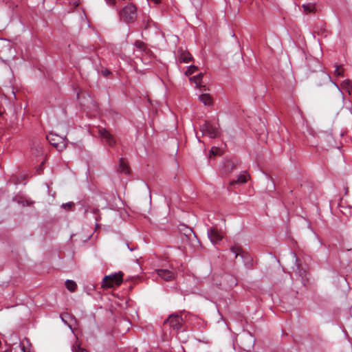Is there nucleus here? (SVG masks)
I'll return each instance as SVG.
<instances>
[{"label": "nucleus", "mask_w": 352, "mask_h": 352, "mask_svg": "<svg viewBox=\"0 0 352 352\" xmlns=\"http://www.w3.org/2000/svg\"><path fill=\"white\" fill-rule=\"evenodd\" d=\"M230 250L234 254V258H237V256L241 254V249L238 246H232L230 247Z\"/></svg>", "instance_id": "obj_17"}, {"label": "nucleus", "mask_w": 352, "mask_h": 352, "mask_svg": "<svg viewBox=\"0 0 352 352\" xmlns=\"http://www.w3.org/2000/svg\"><path fill=\"white\" fill-rule=\"evenodd\" d=\"M65 285L67 289L70 292H74L77 287L76 283L72 280H67Z\"/></svg>", "instance_id": "obj_14"}, {"label": "nucleus", "mask_w": 352, "mask_h": 352, "mask_svg": "<svg viewBox=\"0 0 352 352\" xmlns=\"http://www.w3.org/2000/svg\"><path fill=\"white\" fill-rule=\"evenodd\" d=\"M294 258H295L296 261H297V258H296V254H294Z\"/></svg>", "instance_id": "obj_28"}, {"label": "nucleus", "mask_w": 352, "mask_h": 352, "mask_svg": "<svg viewBox=\"0 0 352 352\" xmlns=\"http://www.w3.org/2000/svg\"><path fill=\"white\" fill-rule=\"evenodd\" d=\"M192 59V56L188 51L181 49L177 52V60L180 63H188Z\"/></svg>", "instance_id": "obj_7"}, {"label": "nucleus", "mask_w": 352, "mask_h": 352, "mask_svg": "<svg viewBox=\"0 0 352 352\" xmlns=\"http://www.w3.org/2000/svg\"><path fill=\"white\" fill-rule=\"evenodd\" d=\"M303 10L305 12L310 13L315 10V5L313 3H306L302 5Z\"/></svg>", "instance_id": "obj_15"}, {"label": "nucleus", "mask_w": 352, "mask_h": 352, "mask_svg": "<svg viewBox=\"0 0 352 352\" xmlns=\"http://www.w3.org/2000/svg\"><path fill=\"white\" fill-rule=\"evenodd\" d=\"M107 3L110 6H113L116 3L115 0H105Z\"/></svg>", "instance_id": "obj_23"}, {"label": "nucleus", "mask_w": 352, "mask_h": 352, "mask_svg": "<svg viewBox=\"0 0 352 352\" xmlns=\"http://www.w3.org/2000/svg\"><path fill=\"white\" fill-rule=\"evenodd\" d=\"M107 73H109V71L105 72L104 75H107Z\"/></svg>", "instance_id": "obj_29"}, {"label": "nucleus", "mask_w": 352, "mask_h": 352, "mask_svg": "<svg viewBox=\"0 0 352 352\" xmlns=\"http://www.w3.org/2000/svg\"><path fill=\"white\" fill-rule=\"evenodd\" d=\"M107 73H109V71L105 72L104 75H107Z\"/></svg>", "instance_id": "obj_30"}, {"label": "nucleus", "mask_w": 352, "mask_h": 352, "mask_svg": "<svg viewBox=\"0 0 352 352\" xmlns=\"http://www.w3.org/2000/svg\"><path fill=\"white\" fill-rule=\"evenodd\" d=\"M200 130L204 135L208 136L210 138H215L219 133V127L210 122H206L202 124Z\"/></svg>", "instance_id": "obj_4"}, {"label": "nucleus", "mask_w": 352, "mask_h": 352, "mask_svg": "<svg viewBox=\"0 0 352 352\" xmlns=\"http://www.w3.org/2000/svg\"><path fill=\"white\" fill-rule=\"evenodd\" d=\"M192 230L181 223L177 226V248L186 252L187 249H191V240L195 238Z\"/></svg>", "instance_id": "obj_1"}, {"label": "nucleus", "mask_w": 352, "mask_h": 352, "mask_svg": "<svg viewBox=\"0 0 352 352\" xmlns=\"http://www.w3.org/2000/svg\"><path fill=\"white\" fill-rule=\"evenodd\" d=\"M107 73H109V71L105 72L104 75H107Z\"/></svg>", "instance_id": "obj_31"}, {"label": "nucleus", "mask_w": 352, "mask_h": 352, "mask_svg": "<svg viewBox=\"0 0 352 352\" xmlns=\"http://www.w3.org/2000/svg\"><path fill=\"white\" fill-rule=\"evenodd\" d=\"M164 326L165 328H172L173 331H175L176 329V314L170 315L168 318L164 322Z\"/></svg>", "instance_id": "obj_8"}, {"label": "nucleus", "mask_w": 352, "mask_h": 352, "mask_svg": "<svg viewBox=\"0 0 352 352\" xmlns=\"http://www.w3.org/2000/svg\"><path fill=\"white\" fill-rule=\"evenodd\" d=\"M180 318H181V320H183V316L182 315L180 316Z\"/></svg>", "instance_id": "obj_32"}, {"label": "nucleus", "mask_w": 352, "mask_h": 352, "mask_svg": "<svg viewBox=\"0 0 352 352\" xmlns=\"http://www.w3.org/2000/svg\"><path fill=\"white\" fill-rule=\"evenodd\" d=\"M199 100L204 104V105H211L212 103V100L211 96L209 94L204 93L199 96Z\"/></svg>", "instance_id": "obj_11"}, {"label": "nucleus", "mask_w": 352, "mask_h": 352, "mask_svg": "<svg viewBox=\"0 0 352 352\" xmlns=\"http://www.w3.org/2000/svg\"><path fill=\"white\" fill-rule=\"evenodd\" d=\"M21 350L23 352H31L30 349H26V347L25 346H23L21 347Z\"/></svg>", "instance_id": "obj_27"}, {"label": "nucleus", "mask_w": 352, "mask_h": 352, "mask_svg": "<svg viewBox=\"0 0 352 352\" xmlns=\"http://www.w3.org/2000/svg\"><path fill=\"white\" fill-rule=\"evenodd\" d=\"M208 236L213 244L219 243L223 239L222 234L215 228H210L207 232Z\"/></svg>", "instance_id": "obj_6"}, {"label": "nucleus", "mask_w": 352, "mask_h": 352, "mask_svg": "<svg viewBox=\"0 0 352 352\" xmlns=\"http://www.w3.org/2000/svg\"><path fill=\"white\" fill-rule=\"evenodd\" d=\"M72 351L73 352H87V351L86 349L81 348L78 343H76V344H74L73 346Z\"/></svg>", "instance_id": "obj_19"}, {"label": "nucleus", "mask_w": 352, "mask_h": 352, "mask_svg": "<svg viewBox=\"0 0 352 352\" xmlns=\"http://www.w3.org/2000/svg\"><path fill=\"white\" fill-rule=\"evenodd\" d=\"M157 274L164 280H170L174 278V273L168 270H158Z\"/></svg>", "instance_id": "obj_9"}, {"label": "nucleus", "mask_w": 352, "mask_h": 352, "mask_svg": "<svg viewBox=\"0 0 352 352\" xmlns=\"http://www.w3.org/2000/svg\"><path fill=\"white\" fill-rule=\"evenodd\" d=\"M98 134L100 137L105 140L107 144L109 146H113L116 144V140L113 136L105 129H98Z\"/></svg>", "instance_id": "obj_5"}, {"label": "nucleus", "mask_w": 352, "mask_h": 352, "mask_svg": "<svg viewBox=\"0 0 352 352\" xmlns=\"http://www.w3.org/2000/svg\"><path fill=\"white\" fill-rule=\"evenodd\" d=\"M179 324H179V315L177 314V336H178L179 334H184V333H185V332H184V330H182V331H179ZM177 338H178V339H179V340H181V337H178V336H177Z\"/></svg>", "instance_id": "obj_22"}, {"label": "nucleus", "mask_w": 352, "mask_h": 352, "mask_svg": "<svg viewBox=\"0 0 352 352\" xmlns=\"http://www.w3.org/2000/svg\"><path fill=\"white\" fill-rule=\"evenodd\" d=\"M343 72H344V70L341 66H336L335 72H334L335 75H336L338 76H344Z\"/></svg>", "instance_id": "obj_20"}, {"label": "nucleus", "mask_w": 352, "mask_h": 352, "mask_svg": "<svg viewBox=\"0 0 352 352\" xmlns=\"http://www.w3.org/2000/svg\"><path fill=\"white\" fill-rule=\"evenodd\" d=\"M123 280V274L120 272L108 276H105L102 281V288H111L114 286H119Z\"/></svg>", "instance_id": "obj_3"}, {"label": "nucleus", "mask_w": 352, "mask_h": 352, "mask_svg": "<svg viewBox=\"0 0 352 352\" xmlns=\"http://www.w3.org/2000/svg\"><path fill=\"white\" fill-rule=\"evenodd\" d=\"M74 206V204L73 202H69L66 204H63L62 205V207L65 209H71Z\"/></svg>", "instance_id": "obj_21"}, {"label": "nucleus", "mask_w": 352, "mask_h": 352, "mask_svg": "<svg viewBox=\"0 0 352 352\" xmlns=\"http://www.w3.org/2000/svg\"><path fill=\"white\" fill-rule=\"evenodd\" d=\"M118 14L121 21L127 23H132L137 18V8L133 4L129 3L122 8Z\"/></svg>", "instance_id": "obj_2"}, {"label": "nucleus", "mask_w": 352, "mask_h": 352, "mask_svg": "<svg viewBox=\"0 0 352 352\" xmlns=\"http://www.w3.org/2000/svg\"><path fill=\"white\" fill-rule=\"evenodd\" d=\"M210 152H211L213 155H217V154H218V148H217L212 147V148H211Z\"/></svg>", "instance_id": "obj_24"}, {"label": "nucleus", "mask_w": 352, "mask_h": 352, "mask_svg": "<svg viewBox=\"0 0 352 352\" xmlns=\"http://www.w3.org/2000/svg\"><path fill=\"white\" fill-rule=\"evenodd\" d=\"M54 138L49 139V142L57 149H61L62 148L65 147V140L62 141L63 145L61 146L59 143L54 142Z\"/></svg>", "instance_id": "obj_18"}, {"label": "nucleus", "mask_w": 352, "mask_h": 352, "mask_svg": "<svg viewBox=\"0 0 352 352\" xmlns=\"http://www.w3.org/2000/svg\"><path fill=\"white\" fill-rule=\"evenodd\" d=\"M203 78V74L199 73L197 76L190 78L191 82L195 83L196 87H199L201 89L203 88L204 91H206V86H201V81Z\"/></svg>", "instance_id": "obj_10"}, {"label": "nucleus", "mask_w": 352, "mask_h": 352, "mask_svg": "<svg viewBox=\"0 0 352 352\" xmlns=\"http://www.w3.org/2000/svg\"><path fill=\"white\" fill-rule=\"evenodd\" d=\"M118 170L124 174H128L129 173V168L122 159L120 161Z\"/></svg>", "instance_id": "obj_13"}, {"label": "nucleus", "mask_w": 352, "mask_h": 352, "mask_svg": "<svg viewBox=\"0 0 352 352\" xmlns=\"http://www.w3.org/2000/svg\"><path fill=\"white\" fill-rule=\"evenodd\" d=\"M135 45L139 48H142L144 45V43L140 41H136Z\"/></svg>", "instance_id": "obj_26"}, {"label": "nucleus", "mask_w": 352, "mask_h": 352, "mask_svg": "<svg viewBox=\"0 0 352 352\" xmlns=\"http://www.w3.org/2000/svg\"><path fill=\"white\" fill-rule=\"evenodd\" d=\"M250 178L249 174L246 171H243L239 175L236 181L232 182V184L239 183L244 184L248 182Z\"/></svg>", "instance_id": "obj_12"}, {"label": "nucleus", "mask_w": 352, "mask_h": 352, "mask_svg": "<svg viewBox=\"0 0 352 352\" xmlns=\"http://www.w3.org/2000/svg\"><path fill=\"white\" fill-rule=\"evenodd\" d=\"M149 3H153L155 5L159 4L161 2V0H147Z\"/></svg>", "instance_id": "obj_25"}, {"label": "nucleus", "mask_w": 352, "mask_h": 352, "mask_svg": "<svg viewBox=\"0 0 352 352\" xmlns=\"http://www.w3.org/2000/svg\"><path fill=\"white\" fill-rule=\"evenodd\" d=\"M198 68L192 65L188 67L187 69L184 71V75L188 76L194 74L197 71Z\"/></svg>", "instance_id": "obj_16"}]
</instances>
